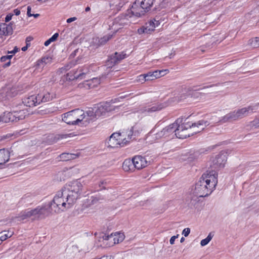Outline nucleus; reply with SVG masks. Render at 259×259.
Listing matches in <instances>:
<instances>
[{
    "mask_svg": "<svg viewBox=\"0 0 259 259\" xmlns=\"http://www.w3.org/2000/svg\"><path fill=\"white\" fill-rule=\"evenodd\" d=\"M217 175L214 170H207L204 173L195 185L194 194L203 197L210 194L217 184Z\"/></svg>",
    "mask_w": 259,
    "mask_h": 259,
    "instance_id": "f257e3e1",
    "label": "nucleus"
},
{
    "mask_svg": "<svg viewBox=\"0 0 259 259\" xmlns=\"http://www.w3.org/2000/svg\"><path fill=\"white\" fill-rule=\"evenodd\" d=\"M74 203L61 189L58 191L48 207L50 213H59L70 208Z\"/></svg>",
    "mask_w": 259,
    "mask_h": 259,
    "instance_id": "f03ea898",
    "label": "nucleus"
},
{
    "mask_svg": "<svg viewBox=\"0 0 259 259\" xmlns=\"http://www.w3.org/2000/svg\"><path fill=\"white\" fill-rule=\"evenodd\" d=\"M258 107L259 103H257L238 109L226 114L223 117L222 120L224 122H225L230 120L241 119L250 113L256 112L258 109Z\"/></svg>",
    "mask_w": 259,
    "mask_h": 259,
    "instance_id": "7ed1b4c3",
    "label": "nucleus"
},
{
    "mask_svg": "<svg viewBox=\"0 0 259 259\" xmlns=\"http://www.w3.org/2000/svg\"><path fill=\"white\" fill-rule=\"evenodd\" d=\"M83 185L78 180L73 181L66 185L62 189L64 194L72 200L74 203L82 193Z\"/></svg>",
    "mask_w": 259,
    "mask_h": 259,
    "instance_id": "20e7f679",
    "label": "nucleus"
},
{
    "mask_svg": "<svg viewBox=\"0 0 259 259\" xmlns=\"http://www.w3.org/2000/svg\"><path fill=\"white\" fill-rule=\"evenodd\" d=\"M176 134L175 135L179 139H185L192 136L190 130V122H186V120L183 122L182 119H178L176 122Z\"/></svg>",
    "mask_w": 259,
    "mask_h": 259,
    "instance_id": "39448f33",
    "label": "nucleus"
},
{
    "mask_svg": "<svg viewBox=\"0 0 259 259\" xmlns=\"http://www.w3.org/2000/svg\"><path fill=\"white\" fill-rule=\"evenodd\" d=\"M74 110L77 125H87L93 121V114L92 111H89L85 113L83 110L79 109Z\"/></svg>",
    "mask_w": 259,
    "mask_h": 259,
    "instance_id": "423d86ee",
    "label": "nucleus"
},
{
    "mask_svg": "<svg viewBox=\"0 0 259 259\" xmlns=\"http://www.w3.org/2000/svg\"><path fill=\"white\" fill-rule=\"evenodd\" d=\"M130 14V12H128ZM129 14L121 15L116 17L113 22L112 25H110V29L113 32V33L116 32L121 27L127 25L130 22L128 20V18L131 17Z\"/></svg>",
    "mask_w": 259,
    "mask_h": 259,
    "instance_id": "0eeeda50",
    "label": "nucleus"
},
{
    "mask_svg": "<svg viewBox=\"0 0 259 259\" xmlns=\"http://www.w3.org/2000/svg\"><path fill=\"white\" fill-rule=\"evenodd\" d=\"M114 108L111 104L108 102L99 104L96 108L95 111H93V120L95 119L104 115L106 112L111 111Z\"/></svg>",
    "mask_w": 259,
    "mask_h": 259,
    "instance_id": "6e6552de",
    "label": "nucleus"
},
{
    "mask_svg": "<svg viewBox=\"0 0 259 259\" xmlns=\"http://www.w3.org/2000/svg\"><path fill=\"white\" fill-rule=\"evenodd\" d=\"M89 72L88 66L81 67L76 71H72L67 74V79L73 80L78 78L82 79L84 76Z\"/></svg>",
    "mask_w": 259,
    "mask_h": 259,
    "instance_id": "1a4fd4ad",
    "label": "nucleus"
},
{
    "mask_svg": "<svg viewBox=\"0 0 259 259\" xmlns=\"http://www.w3.org/2000/svg\"><path fill=\"white\" fill-rule=\"evenodd\" d=\"M167 106L166 103L153 104L141 107L139 112L141 113H150L161 110Z\"/></svg>",
    "mask_w": 259,
    "mask_h": 259,
    "instance_id": "9d476101",
    "label": "nucleus"
},
{
    "mask_svg": "<svg viewBox=\"0 0 259 259\" xmlns=\"http://www.w3.org/2000/svg\"><path fill=\"white\" fill-rule=\"evenodd\" d=\"M125 54L123 52L118 53L117 52L110 55L109 59L106 62V66L107 68H112L115 64L118 63L121 60L125 57Z\"/></svg>",
    "mask_w": 259,
    "mask_h": 259,
    "instance_id": "9b49d317",
    "label": "nucleus"
},
{
    "mask_svg": "<svg viewBox=\"0 0 259 259\" xmlns=\"http://www.w3.org/2000/svg\"><path fill=\"white\" fill-rule=\"evenodd\" d=\"M31 217L33 219H41L48 216L50 213L48 208L43 206H38L34 209L29 210Z\"/></svg>",
    "mask_w": 259,
    "mask_h": 259,
    "instance_id": "f8f14e48",
    "label": "nucleus"
},
{
    "mask_svg": "<svg viewBox=\"0 0 259 259\" xmlns=\"http://www.w3.org/2000/svg\"><path fill=\"white\" fill-rule=\"evenodd\" d=\"M31 217L33 219H41L48 216L50 213L48 208L43 206H38L34 209L29 210Z\"/></svg>",
    "mask_w": 259,
    "mask_h": 259,
    "instance_id": "ddd939ff",
    "label": "nucleus"
},
{
    "mask_svg": "<svg viewBox=\"0 0 259 259\" xmlns=\"http://www.w3.org/2000/svg\"><path fill=\"white\" fill-rule=\"evenodd\" d=\"M209 124L207 121L204 120H201L195 123L190 122V130L191 135H193L194 134L200 132L208 125Z\"/></svg>",
    "mask_w": 259,
    "mask_h": 259,
    "instance_id": "4468645a",
    "label": "nucleus"
},
{
    "mask_svg": "<svg viewBox=\"0 0 259 259\" xmlns=\"http://www.w3.org/2000/svg\"><path fill=\"white\" fill-rule=\"evenodd\" d=\"M159 24L158 21L150 20L148 22L146 23L145 26L141 27L138 29V32L140 34L143 33H150L151 32L155 30L156 26H157Z\"/></svg>",
    "mask_w": 259,
    "mask_h": 259,
    "instance_id": "2eb2a0df",
    "label": "nucleus"
},
{
    "mask_svg": "<svg viewBox=\"0 0 259 259\" xmlns=\"http://www.w3.org/2000/svg\"><path fill=\"white\" fill-rule=\"evenodd\" d=\"M176 124L175 122L165 127L162 131L156 134V138L160 139L163 137L165 138L171 135L173 137L174 133L176 134Z\"/></svg>",
    "mask_w": 259,
    "mask_h": 259,
    "instance_id": "dca6fc26",
    "label": "nucleus"
},
{
    "mask_svg": "<svg viewBox=\"0 0 259 259\" xmlns=\"http://www.w3.org/2000/svg\"><path fill=\"white\" fill-rule=\"evenodd\" d=\"M100 237L102 238L103 240H110L111 241L113 240V243L116 244L122 242L124 239V235L122 233L116 232L114 235L111 234L110 235L101 234Z\"/></svg>",
    "mask_w": 259,
    "mask_h": 259,
    "instance_id": "f3484780",
    "label": "nucleus"
},
{
    "mask_svg": "<svg viewBox=\"0 0 259 259\" xmlns=\"http://www.w3.org/2000/svg\"><path fill=\"white\" fill-rule=\"evenodd\" d=\"M131 13L132 15L140 17L146 13V10H145L144 8L139 4V1L136 0L131 8Z\"/></svg>",
    "mask_w": 259,
    "mask_h": 259,
    "instance_id": "a211bd4d",
    "label": "nucleus"
},
{
    "mask_svg": "<svg viewBox=\"0 0 259 259\" xmlns=\"http://www.w3.org/2000/svg\"><path fill=\"white\" fill-rule=\"evenodd\" d=\"M119 136L117 137L119 146H123L128 142V140L131 139L133 135V131L132 130L128 131L126 132H122L121 133H118Z\"/></svg>",
    "mask_w": 259,
    "mask_h": 259,
    "instance_id": "6ab92c4d",
    "label": "nucleus"
},
{
    "mask_svg": "<svg viewBox=\"0 0 259 259\" xmlns=\"http://www.w3.org/2000/svg\"><path fill=\"white\" fill-rule=\"evenodd\" d=\"M100 83V80L98 78H93L91 79L85 80L79 84V87L84 88L85 89H90L97 87Z\"/></svg>",
    "mask_w": 259,
    "mask_h": 259,
    "instance_id": "aec40b11",
    "label": "nucleus"
},
{
    "mask_svg": "<svg viewBox=\"0 0 259 259\" xmlns=\"http://www.w3.org/2000/svg\"><path fill=\"white\" fill-rule=\"evenodd\" d=\"M62 120L68 124L76 125L74 110L64 113L62 115Z\"/></svg>",
    "mask_w": 259,
    "mask_h": 259,
    "instance_id": "412c9836",
    "label": "nucleus"
},
{
    "mask_svg": "<svg viewBox=\"0 0 259 259\" xmlns=\"http://www.w3.org/2000/svg\"><path fill=\"white\" fill-rule=\"evenodd\" d=\"M132 159L134 164L135 166V168L140 169L147 166V161L146 159L142 156H135Z\"/></svg>",
    "mask_w": 259,
    "mask_h": 259,
    "instance_id": "4be33fe9",
    "label": "nucleus"
},
{
    "mask_svg": "<svg viewBox=\"0 0 259 259\" xmlns=\"http://www.w3.org/2000/svg\"><path fill=\"white\" fill-rule=\"evenodd\" d=\"M166 72H167L166 70H155L153 72H149L147 74H145L146 76L145 77H146L147 81L153 80L164 76Z\"/></svg>",
    "mask_w": 259,
    "mask_h": 259,
    "instance_id": "5701e85b",
    "label": "nucleus"
},
{
    "mask_svg": "<svg viewBox=\"0 0 259 259\" xmlns=\"http://www.w3.org/2000/svg\"><path fill=\"white\" fill-rule=\"evenodd\" d=\"M13 29L12 24L10 23L9 25L3 24L0 25V35H10L13 34Z\"/></svg>",
    "mask_w": 259,
    "mask_h": 259,
    "instance_id": "b1692460",
    "label": "nucleus"
},
{
    "mask_svg": "<svg viewBox=\"0 0 259 259\" xmlns=\"http://www.w3.org/2000/svg\"><path fill=\"white\" fill-rule=\"evenodd\" d=\"M2 117V123H8L9 122H17L14 111L13 112H5Z\"/></svg>",
    "mask_w": 259,
    "mask_h": 259,
    "instance_id": "393cba45",
    "label": "nucleus"
},
{
    "mask_svg": "<svg viewBox=\"0 0 259 259\" xmlns=\"http://www.w3.org/2000/svg\"><path fill=\"white\" fill-rule=\"evenodd\" d=\"M122 168L125 171H133L135 170V166L133 159H125L122 164Z\"/></svg>",
    "mask_w": 259,
    "mask_h": 259,
    "instance_id": "a878e982",
    "label": "nucleus"
},
{
    "mask_svg": "<svg viewBox=\"0 0 259 259\" xmlns=\"http://www.w3.org/2000/svg\"><path fill=\"white\" fill-rule=\"evenodd\" d=\"M10 158V152L8 150L3 149L0 150V165L5 164Z\"/></svg>",
    "mask_w": 259,
    "mask_h": 259,
    "instance_id": "bb28decb",
    "label": "nucleus"
},
{
    "mask_svg": "<svg viewBox=\"0 0 259 259\" xmlns=\"http://www.w3.org/2000/svg\"><path fill=\"white\" fill-rule=\"evenodd\" d=\"M14 113L17 122L20 120L23 119L28 114V111L26 109H22L19 111H14Z\"/></svg>",
    "mask_w": 259,
    "mask_h": 259,
    "instance_id": "cd10ccee",
    "label": "nucleus"
},
{
    "mask_svg": "<svg viewBox=\"0 0 259 259\" xmlns=\"http://www.w3.org/2000/svg\"><path fill=\"white\" fill-rule=\"evenodd\" d=\"M119 136L118 133H114L110 137L109 139V146L112 147H117L119 145L117 137Z\"/></svg>",
    "mask_w": 259,
    "mask_h": 259,
    "instance_id": "c85d7f7f",
    "label": "nucleus"
},
{
    "mask_svg": "<svg viewBox=\"0 0 259 259\" xmlns=\"http://www.w3.org/2000/svg\"><path fill=\"white\" fill-rule=\"evenodd\" d=\"M144 8L146 12H148L153 4L154 0H137Z\"/></svg>",
    "mask_w": 259,
    "mask_h": 259,
    "instance_id": "c756f323",
    "label": "nucleus"
},
{
    "mask_svg": "<svg viewBox=\"0 0 259 259\" xmlns=\"http://www.w3.org/2000/svg\"><path fill=\"white\" fill-rule=\"evenodd\" d=\"M78 154L72 153H62L60 155V159L63 161H68L78 157Z\"/></svg>",
    "mask_w": 259,
    "mask_h": 259,
    "instance_id": "7c9ffc66",
    "label": "nucleus"
},
{
    "mask_svg": "<svg viewBox=\"0 0 259 259\" xmlns=\"http://www.w3.org/2000/svg\"><path fill=\"white\" fill-rule=\"evenodd\" d=\"M215 161V164H216L218 167L220 168L224 167L226 161L225 156L223 155H219L217 157Z\"/></svg>",
    "mask_w": 259,
    "mask_h": 259,
    "instance_id": "2f4dec72",
    "label": "nucleus"
},
{
    "mask_svg": "<svg viewBox=\"0 0 259 259\" xmlns=\"http://www.w3.org/2000/svg\"><path fill=\"white\" fill-rule=\"evenodd\" d=\"M35 99H36L35 96L32 95L25 99L23 102L24 105L28 107L36 106V104L34 101Z\"/></svg>",
    "mask_w": 259,
    "mask_h": 259,
    "instance_id": "473e14b6",
    "label": "nucleus"
},
{
    "mask_svg": "<svg viewBox=\"0 0 259 259\" xmlns=\"http://www.w3.org/2000/svg\"><path fill=\"white\" fill-rule=\"evenodd\" d=\"M12 234V232L9 231L5 230L0 232V244L7 238L11 237Z\"/></svg>",
    "mask_w": 259,
    "mask_h": 259,
    "instance_id": "72a5a7b5",
    "label": "nucleus"
},
{
    "mask_svg": "<svg viewBox=\"0 0 259 259\" xmlns=\"http://www.w3.org/2000/svg\"><path fill=\"white\" fill-rule=\"evenodd\" d=\"M42 101L44 102H49L51 101L55 97V95L53 93L46 92L42 94Z\"/></svg>",
    "mask_w": 259,
    "mask_h": 259,
    "instance_id": "f704fd0d",
    "label": "nucleus"
},
{
    "mask_svg": "<svg viewBox=\"0 0 259 259\" xmlns=\"http://www.w3.org/2000/svg\"><path fill=\"white\" fill-rule=\"evenodd\" d=\"M30 217L29 210H26L22 211L19 215L16 217V219H18V221H22Z\"/></svg>",
    "mask_w": 259,
    "mask_h": 259,
    "instance_id": "c9c22d12",
    "label": "nucleus"
},
{
    "mask_svg": "<svg viewBox=\"0 0 259 259\" xmlns=\"http://www.w3.org/2000/svg\"><path fill=\"white\" fill-rule=\"evenodd\" d=\"M251 128L259 127V115L256 116L253 120L250 121L247 125Z\"/></svg>",
    "mask_w": 259,
    "mask_h": 259,
    "instance_id": "e433bc0d",
    "label": "nucleus"
},
{
    "mask_svg": "<svg viewBox=\"0 0 259 259\" xmlns=\"http://www.w3.org/2000/svg\"><path fill=\"white\" fill-rule=\"evenodd\" d=\"M113 36V34H108L101 37L99 40V42L101 45H104L107 41L110 40Z\"/></svg>",
    "mask_w": 259,
    "mask_h": 259,
    "instance_id": "4c0bfd02",
    "label": "nucleus"
},
{
    "mask_svg": "<svg viewBox=\"0 0 259 259\" xmlns=\"http://www.w3.org/2000/svg\"><path fill=\"white\" fill-rule=\"evenodd\" d=\"M213 236V234H212V233H209V234H208V235L207 236V237L206 238L202 239L201 241V242H200L201 245L202 246H204L207 245L210 242V241L212 239Z\"/></svg>",
    "mask_w": 259,
    "mask_h": 259,
    "instance_id": "58836bf2",
    "label": "nucleus"
},
{
    "mask_svg": "<svg viewBox=\"0 0 259 259\" xmlns=\"http://www.w3.org/2000/svg\"><path fill=\"white\" fill-rule=\"evenodd\" d=\"M249 45L253 48L259 47V37H255L249 40Z\"/></svg>",
    "mask_w": 259,
    "mask_h": 259,
    "instance_id": "ea45409f",
    "label": "nucleus"
},
{
    "mask_svg": "<svg viewBox=\"0 0 259 259\" xmlns=\"http://www.w3.org/2000/svg\"><path fill=\"white\" fill-rule=\"evenodd\" d=\"M59 36V34L58 33H55L50 38H49L48 40H47V41H46L45 42V46H49L51 42H53V41H55L57 38Z\"/></svg>",
    "mask_w": 259,
    "mask_h": 259,
    "instance_id": "a19ab883",
    "label": "nucleus"
},
{
    "mask_svg": "<svg viewBox=\"0 0 259 259\" xmlns=\"http://www.w3.org/2000/svg\"><path fill=\"white\" fill-rule=\"evenodd\" d=\"M36 99H35V102L36 104V105L39 104L40 103L44 102L42 101V94H39L37 96H35Z\"/></svg>",
    "mask_w": 259,
    "mask_h": 259,
    "instance_id": "79ce46f5",
    "label": "nucleus"
},
{
    "mask_svg": "<svg viewBox=\"0 0 259 259\" xmlns=\"http://www.w3.org/2000/svg\"><path fill=\"white\" fill-rule=\"evenodd\" d=\"M101 199L94 197H91V198L89 199H88V201L89 203V205L91 204H94L97 203Z\"/></svg>",
    "mask_w": 259,
    "mask_h": 259,
    "instance_id": "37998d69",
    "label": "nucleus"
},
{
    "mask_svg": "<svg viewBox=\"0 0 259 259\" xmlns=\"http://www.w3.org/2000/svg\"><path fill=\"white\" fill-rule=\"evenodd\" d=\"M52 58L49 57H44L41 59V62L44 63L45 64H48L51 62Z\"/></svg>",
    "mask_w": 259,
    "mask_h": 259,
    "instance_id": "c03bdc74",
    "label": "nucleus"
},
{
    "mask_svg": "<svg viewBox=\"0 0 259 259\" xmlns=\"http://www.w3.org/2000/svg\"><path fill=\"white\" fill-rule=\"evenodd\" d=\"M190 233V229L189 228H185L182 232V234L185 236L187 237L189 235Z\"/></svg>",
    "mask_w": 259,
    "mask_h": 259,
    "instance_id": "a18cd8bd",
    "label": "nucleus"
},
{
    "mask_svg": "<svg viewBox=\"0 0 259 259\" xmlns=\"http://www.w3.org/2000/svg\"><path fill=\"white\" fill-rule=\"evenodd\" d=\"M145 76H146L145 74H142V75H140V76H138L139 81L142 82H144L145 81H147L146 80V77H145Z\"/></svg>",
    "mask_w": 259,
    "mask_h": 259,
    "instance_id": "49530a36",
    "label": "nucleus"
},
{
    "mask_svg": "<svg viewBox=\"0 0 259 259\" xmlns=\"http://www.w3.org/2000/svg\"><path fill=\"white\" fill-rule=\"evenodd\" d=\"M178 236H179V234L177 235L176 236H173L170 238V240H169V243L171 245H172L174 244L176 239H177L178 237Z\"/></svg>",
    "mask_w": 259,
    "mask_h": 259,
    "instance_id": "de8ad7c7",
    "label": "nucleus"
},
{
    "mask_svg": "<svg viewBox=\"0 0 259 259\" xmlns=\"http://www.w3.org/2000/svg\"><path fill=\"white\" fill-rule=\"evenodd\" d=\"M188 158V156L187 155H182L179 157V160L181 161H186Z\"/></svg>",
    "mask_w": 259,
    "mask_h": 259,
    "instance_id": "09e8293b",
    "label": "nucleus"
},
{
    "mask_svg": "<svg viewBox=\"0 0 259 259\" xmlns=\"http://www.w3.org/2000/svg\"><path fill=\"white\" fill-rule=\"evenodd\" d=\"M68 69V66H65V67H62L60 68L58 72H59L60 73H62L65 72L66 71H67Z\"/></svg>",
    "mask_w": 259,
    "mask_h": 259,
    "instance_id": "8fccbe9b",
    "label": "nucleus"
},
{
    "mask_svg": "<svg viewBox=\"0 0 259 259\" xmlns=\"http://www.w3.org/2000/svg\"><path fill=\"white\" fill-rule=\"evenodd\" d=\"M31 7L30 6L27 7V15L28 17L32 16V14L31 13Z\"/></svg>",
    "mask_w": 259,
    "mask_h": 259,
    "instance_id": "3c124183",
    "label": "nucleus"
},
{
    "mask_svg": "<svg viewBox=\"0 0 259 259\" xmlns=\"http://www.w3.org/2000/svg\"><path fill=\"white\" fill-rule=\"evenodd\" d=\"M94 259H113V257L112 256H103L100 258H96Z\"/></svg>",
    "mask_w": 259,
    "mask_h": 259,
    "instance_id": "603ef678",
    "label": "nucleus"
},
{
    "mask_svg": "<svg viewBox=\"0 0 259 259\" xmlns=\"http://www.w3.org/2000/svg\"><path fill=\"white\" fill-rule=\"evenodd\" d=\"M76 19H77L76 17H75L69 18L67 20V22L69 23H71V22L76 20Z\"/></svg>",
    "mask_w": 259,
    "mask_h": 259,
    "instance_id": "864d4df0",
    "label": "nucleus"
},
{
    "mask_svg": "<svg viewBox=\"0 0 259 259\" xmlns=\"http://www.w3.org/2000/svg\"><path fill=\"white\" fill-rule=\"evenodd\" d=\"M12 15L10 14L7 15L5 18V21L7 22L10 21L12 19Z\"/></svg>",
    "mask_w": 259,
    "mask_h": 259,
    "instance_id": "5fc2aeb1",
    "label": "nucleus"
},
{
    "mask_svg": "<svg viewBox=\"0 0 259 259\" xmlns=\"http://www.w3.org/2000/svg\"><path fill=\"white\" fill-rule=\"evenodd\" d=\"M14 13H15V14L16 15V16H18L20 15V11L18 10V9H15L14 10Z\"/></svg>",
    "mask_w": 259,
    "mask_h": 259,
    "instance_id": "6e6d98bb",
    "label": "nucleus"
},
{
    "mask_svg": "<svg viewBox=\"0 0 259 259\" xmlns=\"http://www.w3.org/2000/svg\"><path fill=\"white\" fill-rule=\"evenodd\" d=\"M8 57L6 56H3L1 57V60L2 62H5L7 60H8Z\"/></svg>",
    "mask_w": 259,
    "mask_h": 259,
    "instance_id": "4d7b16f0",
    "label": "nucleus"
},
{
    "mask_svg": "<svg viewBox=\"0 0 259 259\" xmlns=\"http://www.w3.org/2000/svg\"><path fill=\"white\" fill-rule=\"evenodd\" d=\"M106 182H105L104 181H101L99 184V187H101L103 185H104V184H106Z\"/></svg>",
    "mask_w": 259,
    "mask_h": 259,
    "instance_id": "13d9d810",
    "label": "nucleus"
},
{
    "mask_svg": "<svg viewBox=\"0 0 259 259\" xmlns=\"http://www.w3.org/2000/svg\"><path fill=\"white\" fill-rule=\"evenodd\" d=\"M27 48H28V44H27V45L25 47H23L22 48V50L23 51H25L27 50Z\"/></svg>",
    "mask_w": 259,
    "mask_h": 259,
    "instance_id": "bf43d9fd",
    "label": "nucleus"
},
{
    "mask_svg": "<svg viewBox=\"0 0 259 259\" xmlns=\"http://www.w3.org/2000/svg\"><path fill=\"white\" fill-rule=\"evenodd\" d=\"M18 49L16 47H15L14 50L12 51L11 53H13L14 54L18 51Z\"/></svg>",
    "mask_w": 259,
    "mask_h": 259,
    "instance_id": "052dcab7",
    "label": "nucleus"
},
{
    "mask_svg": "<svg viewBox=\"0 0 259 259\" xmlns=\"http://www.w3.org/2000/svg\"><path fill=\"white\" fill-rule=\"evenodd\" d=\"M39 16V14H32V16H33L34 18H37Z\"/></svg>",
    "mask_w": 259,
    "mask_h": 259,
    "instance_id": "680f3d73",
    "label": "nucleus"
},
{
    "mask_svg": "<svg viewBox=\"0 0 259 259\" xmlns=\"http://www.w3.org/2000/svg\"><path fill=\"white\" fill-rule=\"evenodd\" d=\"M90 10V8L89 7H87L85 8V11L86 12H88V11H89Z\"/></svg>",
    "mask_w": 259,
    "mask_h": 259,
    "instance_id": "e2e57ef3",
    "label": "nucleus"
},
{
    "mask_svg": "<svg viewBox=\"0 0 259 259\" xmlns=\"http://www.w3.org/2000/svg\"><path fill=\"white\" fill-rule=\"evenodd\" d=\"M38 1L41 2V3H45L47 1H48V0H37Z\"/></svg>",
    "mask_w": 259,
    "mask_h": 259,
    "instance_id": "0e129e2a",
    "label": "nucleus"
},
{
    "mask_svg": "<svg viewBox=\"0 0 259 259\" xmlns=\"http://www.w3.org/2000/svg\"><path fill=\"white\" fill-rule=\"evenodd\" d=\"M10 65V61H9L8 63H7L5 65V66L7 67V66H9Z\"/></svg>",
    "mask_w": 259,
    "mask_h": 259,
    "instance_id": "69168bd1",
    "label": "nucleus"
},
{
    "mask_svg": "<svg viewBox=\"0 0 259 259\" xmlns=\"http://www.w3.org/2000/svg\"><path fill=\"white\" fill-rule=\"evenodd\" d=\"M67 136H68L67 135H63L62 136L61 138H66Z\"/></svg>",
    "mask_w": 259,
    "mask_h": 259,
    "instance_id": "338daca9",
    "label": "nucleus"
},
{
    "mask_svg": "<svg viewBox=\"0 0 259 259\" xmlns=\"http://www.w3.org/2000/svg\"><path fill=\"white\" fill-rule=\"evenodd\" d=\"M185 240V238L184 237H182L180 240V242L182 243Z\"/></svg>",
    "mask_w": 259,
    "mask_h": 259,
    "instance_id": "774afa93",
    "label": "nucleus"
}]
</instances>
